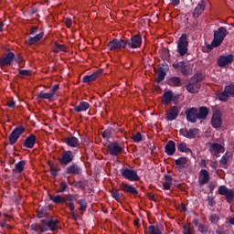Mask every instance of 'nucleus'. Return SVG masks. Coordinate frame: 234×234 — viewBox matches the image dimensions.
I'll list each match as a JSON object with an SVG mask.
<instances>
[{
    "label": "nucleus",
    "instance_id": "1",
    "mask_svg": "<svg viewBox=\"0 0 234 234\" xmlns=\"http://www.w3.org/2000/svg\"><path fill=\"white\" fill-rule=\"evenodd\" d=\"M59 221L54 218H47L40 220L38 224V229L41 233H46V231H58Z\"/></svg>",
    "mask_w": 234,
    "mask_h": 234
},
{
    "label": "nucleus",
    "instance_id": "2",
    "mask_svg": "<svg viewBox=\"0 0 234 234\" xmlns=\"http://www.w3.org/2000/svg\"><path fill=\"white\" fill-rule=\"evenodd\" d=\"M77 151L64 150L58 157V162L60 165L66 166L69 164H72L76 158Z\"/></svg>",
    "mask_w": 234,
    "mask_h": 234
},
{
    "label": "nucleus",
    "instance_id": "3",
    "mask_svg": "<svg viewBox=\"0 0 234 234\" xmlns=\"http://www.w3.org/2000/svg\"><path fill=\"white\" fill-rule=\"evenodd\" d=\"M203 80L204 79L200 75L193 76L190 79L189 83L186 85V90L190 92V94H198V90L201 87Z\"/></svg>",
    "mask_w": 234,
    "mask_h": 234
},
{
    "label": "nucleus",
    "instance_id": "4",
    "mask_svg": "<svg viewBox=\"0 0 234 234\" xmlns=\"http://www.w3.org/2000/svg\"><path fill=\"white\" fill-rule=\"evenodd\" d=\"M109 50H114L115 52H120L123 48V50H128L127 41L126 39L122 38H113L108 42Z\"/></svg>",
    "mask_w": 234,
    "mask_h": 234
},
{
    "label": "nucleus",
    "instance_id": "5",
    "mask_svg": "<svg viewBox=\"0 0 234 234\" xmlns=\"http://www.w3.org/2000/svg\"><path fill=\"white\" fill-rule=\"evenodd\" d=\"M187 47H189V41H187V34H182L177 40V52L179 56L184 57L187 54Z\"/></svg>",
    "mask_w": 234,
    "mask_h": 234
},
{
    "label": "nucleus",
    "instance_id": "6",
    "mask_svg": "<svg viewBox=\"0 0 234 234\" xmlns=\"http://www.w3.org/2000/svg\"><path fill=\"white\" fill-rule=\"evenodd\" d=\"M228 36V29L224 27H220L218 30L214 31V38H213V45L214 47H220L222 45V41Z\"/></svg>",
    "mask_w": 234,
    "mask_h": 234
},
{
    "label": "nucleus",
    "instance_id": "7",
    "mask_svg": "<svg viewBox=\"0 0 234 234\" xmlns=\"http://www.w3.org/2000/svg\"><path fill=\"white\" fill-rule=\"evenodd\" d=\"M121 175L122 178L129 180V182H138L140 180V176H138V172L134 169L122 167Z\"/></svg>",
    "mask_w": 234,
    "mask_h": 234
},
{
    "label": "nucleus",
    "instance_id": "8",
    "mask_svg": "<svg viewBox=\"0 0 234 234\" xmlns=\"http://www.w3.org/2000/svg\"><path fill=\"white\" fill-rule=\"evenodd\" d=\"M229 98H234V82L225 86L224 90L218 94L219 101H228Z\"/></svg>",
    "mask_w": 234,
    "mask_h": 234
},
{
    "label": "nucleus",
    "instance_id": "9",
    "mask_svg": "<svg viewBox=\"0 0 234 234\" xmlns=\"http://www.w3.org/2000/svg\"><path fill=\"white\" fill-rule=\"evenodd\" d=\"M25 131H26V128L23 125H19L16 127L9 134V137H8L9 145H14V144H16V142L21 137V134H23Z\"/></svg>",
    "mask_w": 234,
    "mask_h": 234
},
{
    "label": "nucleus",
    "instance_id": "10",
    "mask_svg": "<svg viewBox=\"0 0 234 234\" xmlns=\"http://www.w3.org/2000/svg\"><path fill=\"white\" fill-rule=\"evenodd\" d=\"M142 35L136 34L132 36L129 39H126V47L129 48H140L142 47Z\"/></svg>",
    "mask_w": 234,
    "mask_h": 234
},
{
    "label": "nucleus",
    "instance_id": "11",
    "mask_svg": "<svg viewBox=\"0 0 234 234\" xmlns=\"http://www.w3.org/2000/svg\"><path fill=\"white\" fill-rule=\"evenodd\" d=\"M218 195H223L225 197L226 202L231 204L234 200V190L228 188V186L222 185L218 187Z\"/></svg>",
    "mask_w": 234,
    "mask_h": 234
},
{
    "label": "nucleus",
    "instance_id": "12",
    "mask_svg": "<svg viewBox=\"0 0 234 234\" xmlns=\"http://www.w3.org/2000/svg\"><path fill=\"white\" fill-rule=\"evenodd\" d=\"M107 150L111 156H118V154H122V153H123L124 148L120 145V143L112 142L107 145Z\"/></svg>",
    "mask_w": 234,
    "mask_h": 234
},
{
    "label": "nucleus",
    "instance_id": "13",
    "mask_svg": "<svg viewBox=\"0 0 234 234\" xmlns=\"http://www.w3.org/2000/svg\"><path fill=\"white\" fill-rule=\"evenodd\" d=\"M14 59H16V54L12 51H8L5 53L2 58H0V69L3 67H10L12 63H14Z\"/></svg>",
    "mask_w": 234,
    "mask_h": 234
},
{
    "label": "nucleus",
    "instance_id": "14",
    "mask_svg": "<svg viewBox=\"0 0 234 234\" xmlns=\"http://www.w3.org/2000/svg\"><path fill=\"white\" fill-rule=\"evenodd\" d=\"M83 173V168L78 163H71L65 169V175H72L73 176H78Z\"/></svg>",
    "mask_w": 234,
    "mask_h": 234
},
{
    "label": "nucleus",
    "instance_id": "15",
    "mask_svg": "<svg viewBox=\"0 0 234 234\" xmlns=\"http://www.w3.org/2000/svg\"><path fill=\"white\" fill-rule=\"evenodd\" d=\"M185 114L186 116V122H189L190 123H197L198 120V108H188L185 111Z\"/></svg>",
    "mask_w": 234,
    "mask_h": 234
},
{
    "label": "nucleus",
    "instance_id": "16",
    "mask_svg": "<svg viewBox=\"0 0 234 234\" xmlns=\"http://www.w3.org/2000/svg\"><path fill=\"white\" fill-rule=\"evenodd\" d=\"M167 70H169V65H167V63L159 64V68L157 69V78L155 80L156 83H162V81L165 80Z\"/></svg>",
    "mask_w": 234,
    "mask_h": 234
},
{
    "label": "nucleus",
    "instance_id": "17",
    "mask_svg": "<svg viewBox=\"0 0 234 234\" xmlns=\"http://www.w3.org/2000/svg\"><path fill=\"white\" fill-rule=\"evenodd\" d=\"M211 125L214 129H220L222 127V112L216 110L211 118Z\"/></svg>",
    "mask_w": 234,
    "mask_h": 234
},
{
    "label": "nucleus",
    "instance_id": "18",
    "mask_svg": "<svg viewBox=\"0 0 234 234\" xmlns=\"http://www.w3.org/2000/svg\"><path fill=\"white\" fill-rule=\"evenodd\" d=\"M231 63H233V54L220 55L218 58V65L221 69L228 67V65H231Z\"/></svg>",
    "mask_w": 234,
    "mask_h": 234
},
{
    "label": "nucleus",
    "instance_id": "19",
    "mask_svg": "<svg viewBox=\"0 0 234 234\" xmlns=\"http://www.w3.org/2000/svg\"><path fill=\"white\" fill-rule=\"evenodd\" d=\"M180 114V108L178 106H172L170 111L165 112V120L166 122H175Z\"/></svg>",
    "mask_w": 234,
    "mask_h": 234
},
{
    "label": "nucleus",
    "instance_id": "20",
    "mask_svg": "<svg viewBox=\"0 0 234 234\" xmlns=\"http://www.w3.org/2000/svg\"><path fill=\"white\" fill-rule=\"evenodd\" d=\"M209 152L212 156H218L220 154L226 151L224 145L218 143H209Z\"/></svg>",
    "mask_w": 234,
    "mask_h": 234
},
{
    "label": "nucleus",
    "instance_id": "21",
    "mask_svg": "<svg viewBox=\"0 0 234 234\" xmlns=\"http://www.w3.org/2000/svg\"><path fill=\"white\" fill-rule=\"evenodd\" d=\"M172 67L175 69V70H177V72L181 71L182 76H189V69H187L186 61L181 60L177 63H173Z\"/></svg>",
    "mask_w": 234,
    "mask_h": 234
},
{
    "label": "nucleus",
    "instance_id": "22",
    "mask_svg": "<svg viewBox=\"0 0 234 234\" xmlns=\"http://www.w3.org/2000/svg\"><path fill=\"white\" fill-rule=\"evenodd\" d=\"M163 103L164 105H169V103H171L172 101H174L175 105H176V103H178V98H176L174 94L173 91L168 90V91H165L163 94Z\"/></svg>",
    "mask_w": 234,
    "mask_h": 234
},
{
    "label": "nucleus",
    "instance_id": "23",
    "mask_svg": "<svg viewBox=\"0 0 234 234\" xmlns=\"http://www.w3.org/2000/svg\"><path fill=\"white\" fill-rule=\"evenodd\" d=\"M37 140V136L36 134L31 133L24 140L23 145L26 149H34L36 145V142Z\"/></svg>",
    "mask_w": 234,
    "mask_h": 234
},
{
    "label": "nucleus",
    "instance_id": "24",
    "mask_svg": "<svg viewBox=\"0 0 234 234\" xmlns=\"http://www.w3.org/2000/svg\"><path fill=\"white\" fill-rule=\"evenodd\" d=\"M63 143L66 144L68 147H72V148L80 147V139H78L76 136L69 135V136L64 137Z\"/></svg>",
    "mask_w": 234,
    "mask_h": 234
},
{
    "label": "nucleus",
    "instance_id": "25",
    "mask_svg": "<svg viewBox=\"0 0 234 234\" xmlns=\"http://www.w3.org/2000/svg\"><path fill=\"white\" fill-rule=\"evenodd\" d=\"M101 74H103V69H97L90 75H86L83 78L84 83H90V81H96L98 78L101 77Z\"/></svg>",
    "mask_w": 234,
    "mask_h": 234
},
{
    "label": "nucleus",
    "instance_id": "26",
    "mask_svg": "<svg viewBox=\"0 0 234 234\" xmlns=\"http://www.w3.org/2000/svg\"><path fill=\"white\" fill-rule=\"evenodd\" d=\"M209 182V172L206 169H201L198 176L199 186H206Z\"/></svg>",
    "mask_w": 234,
    "mask_h": 234
},
{
    "label": "nucleus",
    "instance_id": "27",
    "mask_svg": "<svg viewBox=\"0 0 234 234\" xmlns=\"http://www.w3.org/2000/svg\"><path fill=\"white\" fill-rule=\"evenodd\" d=\"M204 10H206V2H204V0H201V2L198 3L196 8L194 9V12L192 14L194 19H198V17H200Z\"/></svg>",
    "mask_w": 234,
    "mask_h": 234
},
{
    "label": "nucleus",
    "instance_id": "28",
    "mask_svg": "<svg viewBox=\"0 0 234 234\" xmlns=\"http://www.w3.org/2000/svg\"><path fill=\"white\" fill-rule=\"evenodd\" d=\"M187 162H189V158L187 157H179L175 161L176 168L179 170V172L184 171L186 167H187Z\"/></svg>",
    "mask_w": 234,
    "mask_h": 234
},
{
    "label": "nucleus",
    "instance_id": "29",
    "mask_svg": "<svg viewBox=\"0 0 234 234\" xmlns=\"http://www.w3.org/2000/svg\"><path fill=\"white\" fill-rule=\"evenodd\" d=\"M165 153H166L168 156H173V154L176 153V144L175 143V141L167 142L165 146Z\"/></svg>",
    "mask_w": 234,
    "mask_h": 234
},
{
    "label": "nucleus",
    "instance_id": "30",
    "mask_svg": "<svg viewBox=\"0 0 234 234\" xmlns=\"http://www.w3.org/2000/svg\"><path fill=\"white\" fill-rule=\"evenodd\" d=\"M120 187L123 193H129L130 195H133V197L138 196V189L133 186V185L122 184Z\"/></svg>",
    "mask_w": 234,
    "mask_h": 234
},
{
    "label": "nucleus",
    "instance_id": "31",
    "mask_svg": "<svg viewBox=\"0 0 234 234\" xmlns=\"http://www.w3.org/2000/svg\"><path fill=\"white\" fill-rule=\"evenodd\" d=\"M43 36H45V32H40L35 37H29L27 40L26 43L27 45H29L30 47L32 45H36V43H38V41H41L43 39Z\"/></svg>",
    "mask_w": 234,
    "mask_h": 234
},
{
    "label": "nucleus",
    "instance_id": "32",
    "mask_svg": "<svg viewBox=\"0 0 234 234\" xmlns=\"http://www.w3.org/2000/svg\"><path fill=\"white\" fill-rule=\"evenodd\" d=\"M208 114L209 109L206 106L199 107V109L197 110L198 120H207Z\"/></svg>",
    "mask_w": 234,
    "mask_h": 234
},
{
    "label": "nucleus",
    "instance_id": "33",
    "mask_svg": "<svg viewBox=\"0 0 234 234\" xmlns=\"http://www.w3.org/2000/svg\"><path fill=\"white\" fill-rule=\"evenodd\" d=\"M167 85L170 87H182V79L180 77H171L167 80Z\"/></svg>",
    "mask_w": 234,
    "mask_h": 234
},
{
    "label": "nucleus",
    "instance_id": "34",
    "mask_svg": "<svg viewBox=\"0 0 234 234\" xmlns=\"http://www.w3.org/2000/svg\"><path fill=\"white\" fill-rule=\"evenodd\" d=\"M90 104L87 101H80L79 106L74 108L75 112H85L90 109Z\"/></svg>",
    "mask_w": 234,
    "mask_h": 234
},
{
    "label": "nucleus",
    "instance_id": "35",
    "mask_svg": "<svg viewBox=\"0 0 234 234\" xmlns=\"http://www.w3.org/2000/svg\"><path fill=\"white\" fill-rule=\"evenodd\" d=\"M171 186H173V176L165 175V183L163 184V189L169 191V189H171Z\"/></svg>",
    "mask_w": 234,
    "mask_h": 234
},
{
    "label": "nucleus",
    "instance_id": "36",
    "mask_svg": "<svg viewBox=\"0 0 234 234\" xmlns=\"http://www.w3.org/2000/svg\"><path fill=\"white\" fill-rule=\"evenodd\" d=\"M25 165H27V161L25 160H21L18 163H16L15 165V169H13L14 173H18L19 175H21V173H23V171H25Z\"/></svg>",
    "mask_w": 234,
    "mask_h": 234
},
{
    "label": "nucleus",
    "instance_id": "37",
    "mask_svg": "<svg viewBox=\"0 0 234 234\" xmlns=\"http://www.w3.org/2000/svg\"><path fill=\"white\" fill-rule=\"evenodd\" d=\"M176 147L179 153H190L191 156L195 154H193V151L190 148H187V144L186 143H178L176 144Z\"/></svg>",
    "mask_w": 234,
    "mask_h": 234
},
{
    "label": "nucleus",
    "instance_id": "38",
    "mask_svg": "<svg viewBox=\"0 0 234 234\" xmlns=\"http://www.w3.org/2000/svg\"><path fill=\"white\" fill-rule=\"evenodd\" d=\"M231 156H233V152L227 151L221 157L219 164H221V165H228V162H229V158H231Z\"/></svg>",
    "mask_w": 234,
    "mask_h": 234
},
{
    "label": "nucleus",
    "instance_id": "39",
    "mask_svg": "<svg viewBox=\"0 0 234 234\" xmlns=\"http://www.w3.org/2000/svg\"><path fill=\"white\" fill-rule=\"evenodd\" d=\"M49 200H51L53 204H64L65 197L59 195L49 196Z\"/></svg>",
    "mask_w": 234,
    "mask_h": 234
},
{
    "label": "nucleus",
    "instance_id": "40",
    "mask_svg": "<svg viewBox=\"0 0 234 234\" xmlns=\"http://www.w3.org/2000/svg\"><path fill=\"white\" fill-rule=\"evenodd\" d=\"M112 127H108L106 130L103 131L101 133V136L104 140H111L112 138V133H113Z\"/></svg>",
    "mask_w": 234,
    "mask_h": 234
},
{
    "label": "nucleus",
    "instance_id": "41",
    "mask_svg": "<svg viewBox=\"0 0 234 234\" xmlns=\"http://www.w3.org/2000/svg\"><path fill=\"white\" fill-rule=\"evenodd\" d=\"M77 204L80 206L79 211H81L82 213H85V211H87L88 205L86 198L79 199L77 201Z\"/></svg>",
    "mask_w": 234,
    "mask_h": 234
},
{
    "label": "nucleus",
    "instance_id": "42",
    "mask_svg": "<svg viewBox=\"0 0 234 234\" xmlns=\"http://www.w3.org/2000/svg\"><path fill=\"white\" fill-rule=\"evenodd\" d=\"M54 97L52 96V94L50 92L45 93L43 91H40L38 94H37V99L38 101H41V100H51Z\"/></svg>",
    "mask_w": 234,
    "mask_h": 234
},
{
    "label": "nucleus",
    "instance_id": "43",
    "mask_svg": "<svg viewBox=\"0 0 234 234\" xmlns=\"http://www.w3.org/2000/svg\"><path fill=\"white\" fill-rule=\"evenodd\" d=\"M74 201H76V196L73 194H68L64 197V204L69 205V204H74Z\"/></svg>",
    "mask_w": 234,
    "mask_h": 234
},
{
    "label": "nucleus",
    "instance_id": "44",
    "mask_svg": "<svg viewBox=\"0 0 234 234\" xmlns=\"http://www.w3.org/2000/svg\"><path fill=\"white\" fill-rule=\"evenodd\" d=\"M37 218H45V217H48V212L46 208L40 207L37 211Z\"/></svg>",
    "mask_w": 234,
    "mask_h": 234
},
{
    "label": "nucleus",
    "instance_id": "45",
    "mask_svg": "<svg viewBox=\"0 0 234 234\" xmlns=\"http://www.w3.org/2000/svg\"><path fill=\"white\" fill-rule=\"evenodd\" d=\"M198 133H199L198 128H191V129H189V131H188L187 138H188L189 140H193V138H196V137H197V135L198 134Z\"/></svg>",
    "mask_w": 234,
    "mask_h": 234
},
{
    "label": "nucleus",
    "instance_id": "46",
    "mask_svg": "<svg viewBox=\"0 0 234 234\" xmlns=\"http://www.w3.org/2000/svg\"><path fill=\"white\" fill-rule=\"evenodd\" d=\"M149 234H162V230H160V227L158 226H149L148 227Z\"/></svg>",
    "mask_w": 234,
    "mask_h": 234
},
{
    "label": "nucleus",
    "instance_id": "47",
    "mask_svg": "<svg viewBox=\"0 0 234 234\" xmlns=\"http://www.w3.org/2000/svg\"><path fill=\"white\" fill-rule=\"evenodd\" d=\"M73 186H75L77 189H81L84 191L85 186H87V182L85 181H77L72 184Z\"/></svg>",
    "mask_w": 234,
    "mask_h": 234
},
{
    "label": "nucleus",
    "instance_id": "48",
    "mask_svg": "<svg viewBox=\"0 0 234 234\" xmlns=\"http://www.w3.org/2000/svg\"><path fill=\"white\" fill-rule=\"evenodd\" d=\"M197 228H198L199 233H202V234H207V231H209V226L204 223H200L199 227Z\"/></svg>",
    "mask_w": 234,
    "mask_h": 234
},
{
    "label": "nucleus",
    "instance_id": "49",
    "mask_svg": "<svg viewBox=\"0 0 234 234\" xmlns=\"http://www.w3.org/2000/svg\"><path fill=\"white\" fill-rule=\"evenodd\" d=\"M133 140L135 144H140V142L144 141V137L140 132H137L135 134H133Z\"/></svg>",
    "mask_w": 234,
    "mask_h": 234
},
{
    "label": "nucleus",
    "instance_id": "50",
    "mask_svg": "<svg viewBox=\"0 0 234 234\" xmlns=\"http://www.w3.org/2000/svg\"><path fill=\"white\" fill-rule=\"evenodd\" d=\"M111 194L112 198H114V200H116L117 202H120V200L122 199V195H120V192L117 189H112L111 191Z\"/></svg>",
    "mask_w": 234,
    "mask_h": 234
},
{
    "label": "nucleus",
    "instance_id": "51",
    "mask_svg": "<svg viewBox=\"0 0 234 234\" xmlns=\"http://www.w3.org/2000/svg\"><path fill=\"white\" fill-rule=\"evenodd\" d=\"M208 220L211 224H218V220H220V218H218L217 214H212L208 217Z\"/></svg>",
    "mask_w": 234,
    "mask_h": 234
},
{
    "label": "nucleus",
    "instance_id": "52",
    "mask_svg": "<svg viewBox=\"0 0 234 234\" xmlns=\"http://www.w3.org/2000/svg\"><path fill=\"white\" fill-rule=\"evenodd\" d=\"M59 190L58 193H66V191H69V185H67L66 182H61L59 185Z\"/></svg>",
    "mask_w": 234,
    "mask_h": 234
},
{
    "label": "nucleus",
    "instance_id": "53",
    "mask_svg": "<svg viewBox=\"0 0 234 234\" xmlns=\"http://www.w3.org/2000/svg\"><path fill=\"white\" fill-rule=\"evenodd\" d=\"M18 76H21V78H27L31 76V72L28 69H19Z\"/></svg>",
    "mask_w": 234,
    "mask_h": 234
},
{
    "label": "nucleus",
    "instance_id": "54",
    "mask_svg": "<svg viewBox=\"0 0 234 234\" xmlns=\"http://www.w3.org/2000/svg\"><path fill=\"white\" fill-rule=\"evenodd\" d=\"M183 234H193V229L189 224L183 227Z\"/></svg>",
    "mask_w": 234,
    "mask_h": 234
},
{
    "label": "nucleus",
    "instance_id": "55",
    "mask_svg": "<svg viewBox=\"0 0 234 234\" xmlns=\"http://www.w3.org/2000/svg\"><path fill=\"white\" fill-rule=\"evenodd\" d=\"M58 90H59V84H55L52 89L49 90V93L51 94V96H55L56 92H58Z\"/></svg>",
    "mask_w": 234,
    "mask_h": 234
},
{
    "label": "nucleus",
    "instance_id": "56",
    "mask_svg": "<svg viewBox=\"0 0 234 234\" xmlns=\"http://www.w3.org/2000/svg\"><path fill=\"white\" fill-rule=\"evenodd\" d=\"M14 61H16V63L18 65H21L23 63V56H21V54H17L16 56L15 55Z\"/></svg>",
    "mask_w": 234,
    "mask_h": 234
},
{
    "label": "nucleus",
    "instance_id": "57",
    "mask_svg": "<svg viewBox=\"0 0 234 234\" xmlns=\"http://www.w3.org/2000/svg\"><path fill=\"white\" fill-rule=\"evenodd\" d=\"M180 136H184L185 138H187L188 136V130L186 128H182L179 130Z\"/></svg>",
    "mask_w": 234,
    "mask_h": 234
},
{
    "label": "nucleus",
    "instance_id": "58",
    "mask_svg": "<svg viewBox=\"0 0 234 234\" xmlns=\"http://www.w3.org/2000/svg\"><path fill=\"white\" fill-rule=\"evenodd\" d=\"M54 47L60 50V52H65V45L58 44V42H54Z\"/></svg>",
    "mask_w": 234,
    "mask_h": 234
},
{
    "label": "nucleus",
    "instance_id": "59",
    "mask_svg": "<svg viewBox=\"0 0 234 234\" xmlns=\"http://www.w3.org/2000/svg\"><path fill=\"white\" fill-rule=\"evenodd\" d=\"M37 30H38V27L37 26H33L29 28V34L31 36H34V35L37 34Z\"/></svg>",
    "mask_w": 234,
    "mask_h": 234
},
{
    "label": "nucleus",
    "instance_id": "60",
    "mask_svg": "<svg viewBox=\"0 0 234 234\" xmlns=\"http://www.w3.org/2000/svg\"><path fill=\"white\" fill-rule=\"evenodd\" d=\"M50 175L56 178V176H58V169L54 166H50Z\"/></svg>",
    "mask_w": 234,
    "mask_h": 234
},
{
    "label": "nucleus",
    "instance_id": "61",
    "mask_svg": "<svg viewBox=\"0 0 234 234\" xmlns=\"http://www.w3.org/2000/svg\"><path fill=\"white\" fill-rule=\"evenodd\" d=\"M207 200H208V206L210 207H213L215 206V204H217V202L215 201V197H208Z\"/></svg>",
    "mask_w": 234,
    "mask_h": 234
},
{
    "label": "nucleus",
    "instance_id": "62",
    "mask_svg": "<svg viewBox=\"0 0 234 234\" xmlns=\"http://www.w3.org/2000/svg\"><path fill=\"white\" fill-rule=\"evenodd\" d=\"M65 25H66L67 28H70V27H72V19L71 18H66Z\"/></svg>",
    "mask_w": 234,
    "mask_h": 234
},
{
    "label": "nucleus",
    "instance_id": "63",
    "mask_svg": "<svg viewBox=\"0 0 234 234\" xmlns=\"http://www.w3.org/2000/svg\"><path fill=\"white\" fill-rule=\"evenodd\" d=\"M7 107L10 109H16V101H7Z\"/></svg>",
    "mask_w": 234,
    "mask_h": 234
},
{
    "label": "nucleus",
    "instance_id": "64",
    "mask_svg": "<svg viewBox=\"0 0 234 234\" xmlns=\"http://www.w3.org/2000/svg\"><path fill=\"white\" fill-rule=\"evenodd\" d=\"M112 130H113V133L116 134V133H120V131H122L121 129H120V125H118V124H116V123H113V128H112Z\"/></svg>",
    "mask_w": 234,
    "mask_h": 234
}]
</instances>
